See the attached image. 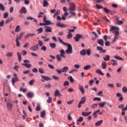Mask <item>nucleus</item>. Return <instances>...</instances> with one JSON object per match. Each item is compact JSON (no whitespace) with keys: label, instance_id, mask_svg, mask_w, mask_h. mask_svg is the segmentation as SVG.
<instances>
[{"label":"nucleus","instance_id":"41","mask_svg":"<svg viewBox=\"0 0 127 127\" xmlns=\"http://www.w3.org/2000/svg\"><path fill=\"white\" fill-rule=\"evenodd\" d=\"M71 27H73V29H67V30H68V32L69 33H71V32H74L75 31V29H76V27L75 26H72Z\"/></svg>","mask_w":127,"mask_h":127},{"label":"nucleus","instance_id":"10","mask_svg":"<svg viewBox=\"0 0 127 127\" xmlns=\"http://www.w3.org/2000/svg\"><path fill=\"white\" fill-rule=\"evenodd\" d=\"M30 50L31 51H33V52L38 51V50H39L38 44L31 47V48H30Z\"/></svg>","mask_w":127,"mask_h":127},{"label":"nucleus","instance_id":"45","mask_svg":"<svg viewBox=\"0 0 127 127\" xmlns=\"http://www.w3.org/2000/svg\"><path fill=\"white\" fill-rule=\"evenodd\" d=\"M110 55H106L105 57H103L105 61H109L110 60Z\"/></svg>","mask_w":127,"mask_h":127},{"label":"nucleus","instance_id":"13","mask_svg":"<svg viewBox=\"0 0 127 127\" xmlns=\"http://www.w3.org/2000/svg\"><path fill=\"white\" fill-rule=\"evenodd\" d=\"M43 21L45 22L46 25H50V24H52V22H51V20H46V15L44 16Z\"/></svg>","mask_w":127,"mask_h":127},{"label":"nucleus","instance_id":"59","mask_svg":"<svg viewBox=\"0 0 127 127\" xmlns=\"http://www.w3.org/2000/svg\"><path fill=\"white\" fill-rule=\"evenodd\" d=\"M7 16H8V13L7 12H6L3 14V17L4 18H7Z\"/></svg>","mask_w":127,"mask_h":127},{"label":"nucleus","instance_id":"26","mask_svg":"<svg viewBox=\"0 0 127 127\" xmlns=\"http://www.w3.org/2000/svg\"><path fill=\"white\" fill-rule=\"evenodd\" d=\"M97 43L101 45V46H104V40L103 39H98L97 41Z\"/></svg>","mask_w":127,"mask_h":127},{"label":"nucleus","instance_id":"61","mask_svg":"<svg viewBox=\"0 0 127 127\" xmlns=\"http://www.w3.org/2000/svg\"><path fill=\"white\" fill-rule=\"evenodd\" d=\"M3 24H4V20H2L0 22V27H2L3 26Z\"/></svg>","mask_w":127,"mask_h":127},{"label":"nucleus","instance_id":"35","mask_svg":"<svg viewBox=\"0 0 127 127\" xmlns=\"http://www.w3.org/2000/svg\"><path fill=\"white\" fill-rule=\"evenodd\" d=\"M62 56H61L60 55H58L56 56L57 60L59 62H60L62 60Z\"/></svg>","mask_w":127,"mask_h":127},{"label":"nucleus","instance_id":"25","mask_svg":"<svg viewBox=\"0 0 127 127\" xmlns=\"http://www.w3.org/2000/svg\"><path fill=\"white\" fill-rule=\"evenodd\" d=\"M34 96V94L33 92H28L27 93V98H33Z\"/></svg>","mask_w":127,"mask_h":127},{"label":"nucleus","instance_id":"47","mask_svg":"<svg viewBox=\"0 0 127 127\" xmlns=\"http://www.w3.org/2000/svg\"><path fill=\"white\" fill-rule=\"evenodd\" d=\"M4 6H3V5L2 4H1V3H0V10L2 11H4Z\"/></svg>","mask_w":127,"mask_h":127},{"label":"nucleus","instance_id":"64","mask_svg":"<svg viewBox=\"0 0 127 127\" xmlns=\"http://www.w3.org/2000/svg\"><path fill=\"white\" fill-rule=\"evenodd\" d=\"M73 102H74V100L67 101L66 103L67 104V105H71V104H73Z\"/></svg>","mask_w":127,"mask_h":127},{"label":"nucleus","instance_id":"8","mask_svg":"<svg viewBox=\"0 0 127 127\" xmlns=\"http://www.w3.org/2000/svg\"><path fill=\"white\" fill-rule=\"evenodd\" d=\"M41 77L42 82H45V81H51V78L48 76H45L44 75H41Z\"/></svg>","mask_w":127,"mask_h":127},{"label":"nucleus","instance_id":"7","mask_svg":"<svg viewBox=\"0 0 127 127\" xmlns=\"http://www.w3.org/2000/svg\"><path fill=\"white\" fill-rule=\"evenodd\" d=\"M119 35H120V32H119V31H118V30L116 31L115 32L114 37L113 39L112 43H114V42L117 41V40H118V39H119Z\"/></svg>","mask_w":127,"mask_h":127},{"label":"nucleus","instance_id":"54","mask_svg":"<svg viewBox=\"0 0 127 127\" xmlns=\"http://www.w3.org/2000/svg\"><path fill=\"white\" fill-rule=\"evenodd\" d=\"M116 22L118 25H121V24H123V23H124V21L118 20V21H117Z\"/></svg>","mask_w":127,"mask_h":127},{"label":"nucleus","instance_id":"31","mask_svg":"<svg viewBox=\"0 0 127 127\" xmlns=\"http://www.w3.org/2000/svg\"><path fill=\"white\" fill-rule=\"evenodd\" d=\"M103 120L98 121L95 124V126L96 127H99V126H101V125L103 123Z\"/></svg>","mask_w":127,"mask_h":127},{"label":"nucleus","instance_id":"1","mask_svg":"<svg viewBox=\"0 0 127 127\" xmlns=\"http://www.w3.org/2000/svg\"><path fill=\"white\" fill-rule=\"evenodd\" d=\"M58 39L59 42L64 44V46H67V49L65 50V53H66V54H72V53H73V49L71 44L64 42L59 37L58 38Z\"/></svg>","mask_w":127,"mask_h":127},{"label":"nucleus","instance_id":"49","mask_svg":"<svg viewBox=\"0 0 127 127\" xmlns=\"http://www.w3.org/2000/svg\"><path fill=\"white\" fill-rule=\"evenodd\" d=\"M52 102V97L49 96L48 97V100H47V102L48 104H50Z\"/></svg>","mask_w":127,"mask_h":127},{"label":"nucleus","instance_id":"50","mask_svg":"<svg viewBox=\"0 0 127 127\" xmlns=\"http://www.w3.org/2000/svg\"><path fill=\"white\" fill-rule=\"evenodd\" d=\"M44 14V13L42 12H40L38 13V17L40 18V17H42L43 16V15Z\"/></svg>","mask_w":127,"mask_h":127},{"label":"nucleus","instance_id":"51","mask_svg":"<svg viewBox=\"0 0 127 127\" xmlns=\"http://www.w3.org/2000/svg\"><path fill=\"white\" fill-rule=\"evenodd\" d=\"M45 117V111H43L41 112V118H44Z\"/></svg>","mask_w":127,"mask_h":127},{"label":"nucleus","instance_id":"55","mask_svg":"<svg viewBox=\"0 0 127 127\" xmlns=\"http://www.w3.org/2000/svg\"><path fill=\"white\" fill-rule=\"evenodd\" d=\"M38 71L41 74H44V70L42 69V68H39Z\"/></svg>","mask_w":127,"mask_h":127},{"label":"nucleus","instance_id":"24","mask_svg":"<svg viewBox=\"0 0 127 127\" xmlns=\"http://www.w3.org/2000/svg\"><path fill=\"white\" fill-rule=\"evenodd\" d=\"M68 69H69V67H68V66H64L62 68V71L63 73H66V72L68 71Z\"/></svg>","mask_w":127,"mask_h":127},{"label":"nucleus","instance_id":"22","mask_svg":"<svg viewBox=\"0 0 127 127\" xmlns=\"http://www.w3.org/2000/svg\"><path fill=\"white\" fill-rule=\"evenodd\" d=\"M56 25H57V26H58L59 27H66V26H67V25H66L63 23H62L60 22L57 23Z\"/></svg>","mask_w":127,"mask_h":127},{"label":"nucleus","instance_id":"27","mask_svg":"<svg viewBox=\"0 0 127 127\" xmlns=\"http://www.w3.org/2000/svg\"><path fill=\"white\" fill-rule=\"evenodd\" d=\"M101 67L103 70L107 69V63L104 62L101 64Z\"/></svg>","mask_w":127,"mask_h":127},{"label":"nucleus","instance_id":"4","mask_svg":"<svg viewBox=\"0 0 127 127\" xmlns=\"http://www.w3.org/2000/svg\"><path fill=\"white\" fill-rule=\"evenodd\" d=\"M38 45L40 46V47H41V51H44V52H46V50H47V47H46L45 46H44V43L42 41L40 40H38Z\"/></svg>","mask_w":127,"mask_h":127},{"label":"nucleus","instance_id":"60","mask_svg":"<svg viewBox=\"0 0 127 127\" xmlns=\"http://www.w3.org/2000/svg\"><path fill=\"white\" fill-rule=\"evenodd\" d=\"M69 79L71 83H73L74 81V78H73V77H72V76H70Z\"/></svg>","mask_w":127,"mask_h":127},{"label":"nucleus","instance_id":"34","mask_svg":"<svg viewBox=\"0 0 127 127\" xmlns=\"http://www.w3.org/2000/svg\"><path fill=\"white\" fill-rule=\"evenodd\" d=\"M17 55L18 57V60L19 62H21V54H20V53L18 52L17 53Z\"/></svg>","mask_w":127,"mask_h":127},{"label":"nucleus","instance_id":"19","mask_svg":"<svg viewBox=\"0 0 127 127\" xmlns=\"http://www.w3.org/2000/svg\"><path fill=\"white\" fill-rule=\"evenodd\" d=\"M61 54L60 55L63 58H66V57L65 56V51L63 49H61L59 51Z\"/></svg>","mask_w":127,"mask_h":127},{"label":"nucleus","instance_id":"52","mask_svg":"<svg viewBox=\"0 0 127 127\" xmlns=\"http://www.w3.org/2000/svg\"><path fill=\"white\" fill-rule=\"evenodd\" d=\"M95 6L96 8H98V9H101V8H103L104 7H103V6H101V5H99L98 4H96L95 5Z\"/></svg>","mask_w":127,"mask_h":127},{"label":"nucleus","instance_id":"57","mask_svg":"<svg viewBox=\"0 0 127 127\" xmlns=\"http://www.w3.org/2000/svg\"><path fill=\"white\" fill-rule=\"evenodd\" d=\"M83 117H79V119H77L76 120V122H79V123H82V122H83Z\"/></svg>","mask_w":127,"mask_h":127},{"label":"nucleus","instance_id":"20","mask_svg":"<svg viewBox=\"0 0 127 127\" xmlns=\"http://www.w3.org/2000/svg\"><path fill=\"white\" fill-rule=\"evenodd\" d=\"M26 8L25 7H22L21 9L19 10V13L21 14H22L23 13H26L27 12Z\"/></svg>","mask_w":127,"mask_h":127},{"label":"nucleus","instance_id":"37","mask_svg":"<svg viewBox=\"0 0 127 127\" xmlns=\"http://www.w3.org/2000/svg\"><path fill=\"white\" fill-rule=\"evenodd\" d=\"M80 55H82V56H85V55H86V50L83 49L82 50L80 51Z\"/></svg>","mask_w":127,"mask_h":127},{"label":"nucleus","instance_id":"2","mask_svg":"<svg viewBox=\"0 0 127 127\" xmlns=\"http://www.w3.org/2000/svg\"><path fill=\"white\" fill-rule=\"evenodd\" d=\"M69 5L70 6L68 8V10L70 13H71V15L75 16V15H76V13H75V12H73L75 11V4L73 2H71L69 3Z\"/></svg>","mask_w":127,"mask_h":127},{"label":"nucleus","instance_id":"11","mask_svg":"<svg viewBox=\"0 0 127 127\" xmlns=\"http://www.w3.org/2000/svg\"><path fill=\"white\" fill-rule=\"evenodd\" d=\"M6 107H7V110L8 111H11L12 110V108H13V106H12V104L10 103L9 102H7L6 103Z\"/></svg>","mask_w":127,"mask_h":127},{"label":"nucleus","instance_id":"17","mask_svg":"<svg viewBox=\"0 0 127 127\" xmlns=\"http://www.w3.org/2000/svg\"><path fill=\"white\" fill-rule=\"evenodd\" d=\"M97 50L100 51L101 53H106L107 50H103L102 47L98 46L97 47Z\"/></svg>","mask_w":127,"mask_h":127},{"label":"nucleus","instance_id":"56","mask_svg":"<svg viewBox=\"0 0 127 127\" xmlns=\"http://www.w3.org/2000/svg\"><path fill=\"white\" fill-rule=\"evenodd\" d=\"M69 81H64V87H66V86H69Z\"/></svg>","mask_w":127,"mask_h":127},{"label":"nucleus","instance_id":"28","mask_svg":"<svg viewBox=\"0 0 127 127\" xmlns=\"http://www.w3.org/2000/svg\"><path fill=\"white\" fill-rule=\"evenodd\" d=\"M37 34H40V33H42L43 32V28L40 27L37 30H36Z\"/></svg>","mask_w":127,"mask_h":127},{"label":"nucleus","instance_id":"16","mask_svg":"<svg viewBox=\"0 0 127 127\" xmlns=\"http://www.w3.org/2000/svg\"><path fill=\"white\" fill-rule=\"evenodd\" d=\"M54 96V97H62V95L60 94V92L59 91V90L56 89Z\"/></svg>","mask_w":127,"mask_h":127},{"label":"nucleus","instance_id":"38","mask_svg":"<svg viewBox=\"0 0 127 127\" xmlns=\"http://www.w3.org/2000/svg\"><path fill=\"white\" fill-rule=\"evenodd\" d=\"M20 30V26L19 25H17L15 29V32H19Z\"/></svg>","mask_w":127,"mask_h":127},{"label":"nucleus","instance_id":"30","mask_svg":"<svg viewBox=\"0 0 127 127\" xmlns=\"http://www.w3.org/2000/svg\"><path fill=\"white\" fill-rule=\"evenodd\" d=\"M91 114H92V112H82V115L83 117H87V116H89V115H91Z\"/></svg>","mask_w":127,"mask_h":127},{"label":"nucleus","instance_id":"23","mask_svg":"<svg viewBox=\"0 0 127 127\" xmlns=\"http://www.w3.org/2000/svg\"><path fill=\"white\" fill-rule=\"evenodd\" d=\"M95 73H96L97 74H99L100 75H101V76H104V75H105L104 73L102 72V70H101V69H96L95 71Z\"/></svg>","mask_w":127,"mask_h":127},{"label":"nucleus","instance_id":"40","mask_svg":"<svg viewBox=\"0 0 127 127\" xmlns=\"http://www.w3.org/2000/svg\"><path fill=\"white\" fill-rule=\"evenodd\" d=\"M111 62H113L112 63L113 66H117V65H118V63H117L118 61L116 60H111Z\"/></svg>","mask_w":127,"mask_h":127},{"label":"nucleus","instance_id":"32","mask_svg":"<svg viewBox=\"0 0 127 127\" xmlns=\"http://www.w3.org/2000/svg\"><path fill=\"white\" fill-rule=\"evenodd\" d=\"M106 104H107L106 102H103L102 103H98V105L99 106L100 108H104V107H105V105H106Z\"/></svg>","mask_w":127,"mask_h":127},{"label":"nucleus","instance_id":"62","mask_svg":"<svg viewBox=\"0 0 127 127\" xmlns=\"http://www.w3.org/2000/svg\"><path fill=\"white\" fill-rule=\"evenodd\" d=\"M48 66L50 69H54V66H53V64H48Z\"/></svg>","mask_w":127,"mask_h":127},{"label":"nucleus","instance_id":"21","mask_svg":"<svg viewBox=\"0 0 127 127\" xmlns=\"http://www.w3.org/2000/svg\"><path fill=\"white\" fill-rule=\"evenodd\" d=\"M78 88L81 94H82V95H84V94H85V89H84V87H83V86L79 85L78 86Z\"/></svg>","mask_w":127,"mask_h":127},{"label":"nucleus","instance_id":"33","mask_svg":"<svg viewBox=\"0 0 127 127\" xmlns=\"http://www.w3.org/2000/svg\"><path fill=\"white\" fill-rule=\"evenodd\" d=\"M80 103H81L82 105H84L85 103L86 102V96H83L81 98V101L79 102Z\"/></svg>","mask_w":127,"mask_h":127},{"label":"nucleus","instance_id":"53","mask_svg":"<svg viewBox=\"0 0 127 127\" xmlns=\"http://www.w3.org/2000/svg\"><path fill=\"white\" fill-rule=\"evenodd\" d=\"M122 92L123 93H127V86H124V87H123V88H122Z\"/></svg>","mask_w":127,"mask_h":127},{"label":"nucleus","instance_id":"44","mask_svg":"<svg viewBox=\"0 0 127 127\" xmlns=\"http://www.w3.org/2000/svg\"><path fill=\"white\" fill-rule=\"evenodd\" d=\"M13 54L11 52H7L6 53V57H12Z\"/></svg>","mask_w":127,"mask_h":127},{"label":"nucleus","instance_id":"9","mask_svg":"<svg viewBox=\"0 0 127 127\" xmlns=\"http://www.w3.org/2000/svg\"><path fill=\"white\" fill-rule=\"evenodd\" d=\"M68 15L67 12H64V14L62 15V18L60 16H58L57 17V20H65L66 19V16Z\"/></svg>","mask_w":127,"mask_h":127},{"label":"nucleus","instance_id":"14","mask_svg":"<svg viewBox=\"0 0 127 127\" xmlns=\"http://www.w3.org/2000/svg\"><path fill=\"white\" fill-rule=\"evenodd\" d=\"M80 38H83V36L82 35L80 34H76L75 36L74 37V39L75 40V41L76 42H78L79 41V40L80 39Z\"/></svg>","mask_w":127,"mask_h":127},{"label":"nucleus","instance_id":"36","mask_svg":"<svg viewBox=\"0 0 127 127\" xmlns=\"http://www.w3.org/2000/svg\"><path fill=\"white\" fill-rule=\"evenodd\" d=\"M41 38L44 39V41L45 42H47V41H49L50 40L49 38H47V37L45 36H42Z\"/></svg>","mask_w":127,"mask_h":127},{"label":"nucleus","instance_id":"46","mask_svg":"<svg viewBox=\"0 0 127 127\" xmlns=\"http://www.w3.org/2000/svg\"><path fill=\"white\" fill-rule=\"evenodd\" d=\"M114 57L115 59H117V60H120V61L124 60V59L120 57V56H114Z\"/></svg>","mask_w":127,"mask_h":127},{"label":"nucleus","instance_id":"29","mask_svg":"<svg viewBox=\"0 0 127 127\" xmlns=\"http://www.w3.org/2000/svg\"><path fill=\"white\" fill-rule=\"evenodd\" d=\"M49 46L51 48H52L53 49H55V48H56V43H50Z\"/></svg>","mask_w":127,"mask_h":127},{"label":"nucleus","instance_id":"12","mask_svg":"<svg viewBox=\"0 0 127 127\" xmlns=\"http://www.w3.org/2000/svg\"><path fill=\"white\" fill-rule=\"evenodd\" d=\"M45 32L51 33L52 32V27L49 26H45Z\"/></svg>","mask_w":127,"mask_h":127},{"label":"nucleus","instance_id":"58","mask_svg":"<svg viewBox=\"0 0 127 127\" xmlns=\"http://www.w3.org/2000/svg\"><path fill=\"white\" fill-rule=\"evenodd\" d=\"M33 83H34V79H31L29 82V84L30 86H32L33 85Z\"/></svg>","mask_w":127,"mask_h":127},{"label":"nucleus","instance_id":"18","mask_svg":"<svg viewBox=\"0 0 127 127\" xmlns=\"http://www.w3.org/2000/svg\"><path fill=\"white\" fill-rule=\"evenodd\" d=\"M49 5V2H48V0H43V7H46Z\"/></svg>","mask_w":127,"mask_h":127},{"label":"nucleus","instance_id":"5","mask_svg":"<svg viewBox=\"0 0 127 127\" xmlns=\"http://www.w3.org/2000/svg\"><path fill=\"white\" fill-rule=\"evenodd\" d=\"M24 64H22V65L23 66H25V67H26V68H30L31 67V64H28L30 63V61L28 60H24L23 62Z\"/></svg>","mask_w":127,"mask_h":127},{"label":"nucleus","instance_id":"63","mask_svg":"<svg viewBox=\"0 0 127 127\" xmlns=\"http://www.w3.org/2000/svg\"><path fill=\"white\" fill-rule=\"evenodd\" d=\"M101 100V98L100 97H95L93 98V101H100Z\"/></svg>","mask_w":127,"mask_h":127},{"label":"nucleus","instance_id":"3","mask_svg":"<svg viewBox=\"0 0 127 127\" xmlns=\"http://www.w3.org/2000/svg\"><path fill=\"white\" fill-rule=\"evenodd\" d=\"M23 34H24V32H22L20 33L19 35L17 36L15 41H16V46L17 47H19L20 46V43H19V40L21 39V37L23 36Z\"/></svg>","mask_w":127,"mask_h":127},{"label":"nucleus","instance_id":"15","mask_svg":"<svg viewBox=\"0 0 127 127\" xmlns=\"http://www.w3.org/2000/svg\"><path fill=\"white\" fill-rule=\"evenodd\" d=\"M120 30V28H119V27L116 26H112L110 28L109 31H110V32H112V33H115V32L114 31V30Z\"/></svg>","mask_w":127,"mask_h":127},{"label":"nucleus","instance_id":"48","mask_svg":"<svg viewBox=\"0 0 127 127\" xmlns=\"http://www.w3.org/2000/svg\"><path fill=\"white\" fill-rule=\"evenodd\" d=\"M68 34L67 35V39H70V38H72V37L73 36L72 33H70V32H68Z\"/></svg>","mask_w":127,"mask_h":127},{"label":"nucleus","instance_id":"39","mask_svg":"<svg viewBox=\"0 0 127 127\" xmlns=\"http://www.w3.org/2000/svg\"><path fill=\"white\" fill-rule=\"evenodd\" d=\"M103 10L104 12H106V13H110L112 12V11L108 9L107 7H104L103 8Z\"/></svg>","mask_w":127,"mask_h":127},{"label":"nucleus","instance_id":"42","mask_svg":"<svg viewBox=\"0 0 127 127\" xmlns=\"http://www.w3.org/2000/svg\"><path fill=\"white\" fill-rule=\"evenodd\" d=\"M91 68V65L88 64V65H85L83 69L84 70H89Z\"/></svg>","mask_w":127,"mask_h":127},{"label":"nucleus","instance_id":"43","mask_svg":"<svg viewBox=\"0 0 127 127\" xmlns=\"http://www.w3.org/2000/svg\"><path fill=\"white\" fill-rule=\"evenodd\" d=\"M13 19V18L12 17H11L10 18H8L5 21V23H8L11 21Z\"/></svg>","mask_w":127,"mask_h":127},{"label":"nucleus","instance_id":"6","mask_svg":"<svg viewBox=\"0 0 127 127\" xmlns=\"http://www.w3.org/2000/svg\"><path fill=\"white\" fill-rule=\"evenodd\" d=\"M13 76L14 77L12 78L11 81L12 85L14 86V83L15 82H18V81H19V79H18L17 74L16 73H13Z\"/></svg>","mask_w":127,"mask_h":127}]
</instances>
